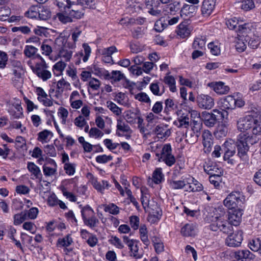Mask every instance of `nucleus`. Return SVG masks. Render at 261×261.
Returning a JSON list of instances; mask_svg holds the SVG:
<instances>
[{
  "mask_svg": "<svg viewBox=\"0 0 261 261\" xmlns=\"http://www.w3.org/2000/svg\"><path fill=\"white\" fill-rule=\"evenodd\" d=\"M256 137L251 136L249 133L240 134L237 138L238 155L243 162L237 166V168L242 170L249 167V156L248 151L249 149V144L253 145L257 141Z\"/></svg>",
  "mask_w": 261,
  "mask_h": 261,
  "instance_id": "nucleus-1",
  "label": "nucleus"
},
{
  "mask_svg": "<svg viewBox=\"0 0 261 261\" xmlns=\"http://www.w3.org/2000/svg\"><path fill=\"white\" fill-rule=\"evenodd\" d=\"M238 128L240 132L251 130V133L255 136L261 134V126L258 121L251 116H247L240 119L237 123Z\"/></svg>",
  "mask_w": 261,
  "mask_h": 261,
  "instance_id": "nucleus-2",
  "label": "nucleus"
},
{
  "mask_svg": "<svg viewBox=\"0 0 261 261\" xmlns=\"http://www.w3.org/2000/svg\"><path fill=\"white\" fill-rule=\"evenodd\" d=\"M222 215L219 216H216V220L210 225V229L214 231L220 230L224 233H231L233 230V226L226 219L227 216L222 212Z\"/></svg>",
  "mask_w": 261,
  "mask_h": 261,
  "instance_id": "nucleus-3",
  "label": "nucleus"
},
{
  "mask_svg": "<svg viewBox=\"0 0 261 261\" xmlns=\"http://www.w3.org/2000/svg\"><path fill=\"white\" fill-rule=\"evenodd\" d=\"M172 148L170 144H165L161 151H156L155 152L156 160L158 162H164L169 167L173 166L176 162V159L172 153Z\"/></svg>",
  "mask_w": 261,
  "mask_h": 261,
  "instance_id": "nucleus-4",
  "label": "nucleus"
},
{
  "mask_svg": "<svg viewBox=\"0 0 261 261\" xmlns=\"http://www.w3.org/2000/svg\"><path fill=\"white\" fill-rule=\"evenodd\" d=\"M244 196L239 192H232L224 200V205L229 209L243 208Z\"/></svg>",
  "mask_w": 261,
  "mask_h": 261,
  "instance_id": "nucleus-5",
  "label": "nucleus"
},
{
  "mask_svg": "<svg viewBox=\"0 0 261 261\" xmlns=\"http://www.w3.org/2000/svg\"><path fill=\"white\" fill-rule=\"evenodd\" d=\"M36 57L40 59L41 61L36 63L35 66L32 68V70L38 77L43 81H46L51 76V73L48 70L49 67L39 55H36Z\"/></svg>",
  "mask_w": 261,
  "mask_h": 261,
  "instance_id": "nucleus-6",
  "label": "nucleus"
},
{
  "mask_svg": "<svg viewBox=\"0 0 261 261\" xmlns=\"http://www.w3.org/2000/svg\"><path fill=\"white\" fill-rule=\"evenodd\" d=\"M56 44L58 45L59 56L64 58L66 61H69L71 57L72 51L69 47L66 38L60 37L56 39Z\"/></svg>",
  "mask_w": 261,
  "mask_h": 261,
  "instance_id": "nucleus-7",
  "label": "nucleus"
},
{
  "mask_svg": "<svg viewBox=\"0 0 261 261\" xmlns=\"http://www.w3.org/2000/svg\"><path fill=\"white\" fill-rule=\"evenodd\" d=\"M237 147V141L236 143L232 140H226L222 145V152L224 153L223 160L227 161L228 163L233 164V160L230 158L236 153V147Z\"/></svg>",
  "mask_w": 261,
  "mask_h": 261,
  "instance_id": "nucleus-8",
  "label": "nucleus"
},
{
  "mask_svg": "<svg viewBox=\"0 0 261 261\" xmlns=\"http://www.w3.org/2000/svg\"><path fill=\"white\" fill-rule=\"evenodd\" d=\"M230 234L226 239L225 243L229 247H238L240 245L243 240V232L238 230Z\"/></svg>",
  "mask_w": 261,
  "mask_h": 261,
  "instance_id": "nucleus-9",
  "label": "nucleus"
},
{
  "mask_svg": "<svg viewBox=\"0 0 261 261\" xmlns=\"http://www.w3.org/2000/svg\"><path fill=\"white\" fill-rule=\"evenodd\" d=\"M197 102L199 107L203 109H211L214 105L213 98L208 95H198Z\"/></svg>",
  "mask_w": 261,
  "mask_h": 261,
  "instance_id": "nucleus-10",
  "label": "nucleus"
},
{
  "mask_svg": "<svg viewBox=\"0 0 261 261\" xmlns=\"http://www.w3.org/2000/svg\"><path fill=\"white\" fill-rule=\"evenodd\" d=\"M197 126H194L191 129L188 130L186 133V141L191 144L196 143L200 135V125L195 124Z\"/></svg>",
  "mask_w": 261,
  "mask_h": 261,
  "instance_id": "nucleus-11",
  "label": "nucleus"
},
{
  "mask_svg": "<svg viewBox=\"0 0 261 261\" xmlns=\"http://www.w3.org/2000/svg\"><path fill=\"white\" fill-rule=\"evenodd\" d=\"M216 0H204L201 6V15L204 17H208L213 12Z\"/></svg>",
  "mask_w": 261,
  "mask_h": 261,
  "instance_id": "nucleus-12",
  "label": "nucleus"
},
{
  "mask_svg": "<svg viewBox=\"0 0 261 261\" xmlns=\"http://www.w3.org/2000/svg\"><path fill=\"white\" fill-rule=\"evenodd\" d=\"M243 208L236 209L229 213L227 220L231 224V225L237 226L239 224L242 219Z\"/></svg>",
  "mask_w": 261,
  "mask_h": 261,
  "instance_id": "nucleus-13",
  "label": "nucleus"
},
{
  "mask_svg": "<svg viewBox=\"0 0 261 261\" xmlns=\"http://www.w3.org/2000/svg\"><path fill=\"white\" fill-rule=\"evenodd\" d=\"M12 72V84L17 88H20L23 82V79L22 76V68L20 66H18L17 68L13 69Z\"/></svg>",
  "mask_w": 261,
  "mask_h": 261,
  "instance_id": "nucleus-14",
  "label": "nucleus"
},
{
  "mask_svg": "<svg viewBox=\"0 0 261 261\" xmlns=\"http://www.w3.org/2000/svg\"><path fill=\"white\" fill-rule=\"evenodd\" d=\"M219 105L221 110H233L235 108V98L232 95H228L221 99Z\"/></svg>",
  "mask_w": 261,
  "mask_h": 261,
  "instance_id": "nucleus-15",
  "label": "nucleus"
},
{
  "mask_svg": "<svg viewBox=\"0 0 261 261\" xmlns=\"http://www.w3.org/2000/svg\"><path fill=\"white\" fill-rule=\"evenodd\" d=\"M168 125H158L154 128L153 132L160 139L167 138L171 135V131L168 128Z\"/></svg>",
  "mask_w": 261,
  "mask_h": 261,
  "instance_id": "nucleus-16",
  "label": "nucleus"
},
{
  "mask_svg": "<svg viewBox=\"0 0 261 261\" xmlns=\"http://www.w3.org/2000/svg\"><path fill=\"white\" fill-rule=\"evenodd\" d=\"M70 84L63 78L58 81L55 92V96L57 98L61 97L64 91L69 90Z\"/></svg>",
  "mask_w": 261,
  "mask_h": 261,
  "instance_id": "nucleus-17",
  "label": "nucleus"
},
{
  "mask_svg": "<svg viewBox=\"0 0 261 261\" xmlns=\"http://www.w3.org/2000/svg\"><path fill=\"white\" fill-rule=\"evenodd\" d=\"M36 92L38 95V100L42 102L44 106L50 107L53 105V101L48 98L47 94L42 88L37 87Z\"/></svg>",
  "mask_w": 261,
  "mask_h": 261,
  "instance_id": "nucleus-18",
  "label": "nucleus"
},
{
  "mask_svg": "<svg viewBox=\"0 0 261 261\" xmlns=\"http://www.w3.org/2000/svg\"><path fill=\"white\" fill-rule=\"evenodd\" d=\"M209 86L213 89V90L217 93L220 95L226 94L229 91L228 86L224 85L222 82L211 83L208 84Z\"/></svg>",
  "mask_w": 261,
  "mask_h": 261,
  "instance_id": "nucleus-19",
  "label": "nucleus"
},
{
  "mask_svg": "<svg viewBox=\"0 0 261 261\" xmlns=\"http://www.w3.org/2000/svg\"><path fill=\"white\" fill-rule=\"evenodd\" d=\"M255 257V255L248 249L238 250L234 253V257L238 260L242 261L243 259L252 260L254 259Z\"/></svg>",
  "mask_w": 261,
  "mask_h": 261,
  "instance_id": "nucleus-20",
  "label": "nucleus"
},
{
  "mask_svg": "<svg viewBox=\"0 0 261 261\" xmlns=\"http://www.w3.org/2000/svg\"><path fill=\"white\" fill-rule=\"evenodd\" d=\"M202 143L204 148H206L205 151L210 152L211 150L212 145L213 144V136L211 133L208 130H205L202 135Z\"/></svg>",
  "mask_w": 261,
  "mask_h": 261,
  "instance_id": "nucleus-21",
  "label": "nucleus"
},
{
  "mask_svg": "<svg viewBox=\"0 0 261 261\" xmlns=\"http://www.w3.org/2000/svg\"><path fill=\"white\" fill-rule=\"evenodd\" d=\"M169 184L170 188L173 189L178 190L185 189V190L187 191L189 181L187 179L179 180H170L169 181Z\"/></svg>",
  "mask_w": 261,
  "mask_h": 261,
  "instance_id": "nucleus-22",
  "label": "nucleus"
},
{
  "mask_svg": "<svg viewBox=\"0 0 261 261\" xmlns=\"http://www.w3.org/2000/svg\"><path fill=\"white\" fill-rule=\"evenodd\" d=\"M116 127V135L119 137L123 136L119 132L128 134H132L133 132L129 125L121 119L117 120Z\"/></svg>",
  "mask_w": 261,
  "mask_h": 261,
  "instance_id": "nucleus-23",
  "label": "nucleus"
},
{
  "mask_svg": "<svg viewBox=\"0 0 261 261\" xmlns=\"http://www.w3.org/2000/svg\"><path fill=\"white\" fill-rule=\"evenodd\" d=\"M201 116L204 124L209 127L214 126L217 121L215 116L206 112H202Z\"/></svg>",
  "mask_w": 261,
  "mask_h": 261,
  "instance_id": "nucleus-24",
  "label": "nucleus"
},
{
  "mask_svg": "<svg viewBox=\"0 0 261 261\" xmlns=\"http://www.w3.org/2000/svg\"><path fill=\"white\" fill-rule=\"evenodd\" d=\"M48 163L53 166L52 167L46 165L43 166V173L46 176H50L57 173V164L55 161L53 159H50Z\"/></svg>",
  "mask_w": 261,
  "mask_h": 261,
  "instance_id": "nucleus-25",
  "label": "nucleus"
},
{
  "mask_svg": "<svg viewBox=\"0 0 261 261\" xmlns=\"http://www.w3.org/2000/svg\"><path fill=\"white\" fill-rule=\"evenodd\" d=\"M196 7L193 5L185 4L180 10V16L191 17L196 12Z\"/></svg>",
  "mask_w": 261,
  "mask_h": 261,
  "instance_id": "nucleus-26",
  "label": "nucleus"
},
{
  "mask_svg": "<svg viewBox=\"0 0 261 261\" xmlns=\"http://www.w3.org/2000/svg\"><path fill=\"white\" fill-rule=\"evenodd\" d=\"M181 233L184 236L191 237L196 234L195 226L192 223L186 224L181 229Z\"/></svg>",
  "mask_w": 261,
  "mask_h": 261,
  "instance_id": "nucleus-27",
  "label": "nucleus"
},
{
  "mask_svg": "<svg viewBox=\"0 0 261 261\" xmlns=\"http://www.w3.org/2000/svg\"><path fill=\"white\" fill-rule=\"evenodd\" d=\"M176 33L181 38H185L190 35V30L187 24L181 23L178 26Z\"/></svg>",
  "mask_w": 261,
  "mask_h": 261,
  "instance_id": "nucleus-28",
  "label": "nucleus"
},
{
  "mask_svg": "<svg viewBox=\"0 0 261 261\" xmlns=\"http://www.w3.org/2000/svg\"><path fill=\"white\" fill-rule=\"evenodd\" d=\"M76 69L73 66H69L66 70L67 74L71 77L72 80L74 81L73 84L76 87H80V83L79 82V80L76 75Z\"/></svg>",
  "mask_w": 261,
  "mask_h": 261,
  "instance_id": "nucleus-29",
  "label": "nucleus"
},
{
  "mask_svg": "<svg viewBox=\"0 0 261 261\" xmlns=\"http://www.w3.org/2000/svg\"><path fill=\"white\" fill-rule=\"evenodd\" d=\"M84 224L91 228L96 227L99 223V220L95 215L89 217L83 218Z\"/></svg>",
  "mask_w": 261,
  "mask_h": 261,
  "instance_id": "nucleus-30",
  "label": "nucleus"
},
{
  "mask_svg": "<svg viewBox=\"0 0 261 261\" xmlns=\"http://www.w3.org/2000/svg\"><path fill=\"white\" fill-rule=\"evenodd\" d=\"M192 185L189 181L188 186L187 188V191L199 192L202 190L203 186L201 184L195 180L194 178L191 179Z\"/></svg>",
  "mask_w": 261,
  "mask_h": 261,
  "instance_id": "nucleus-31",
  "label": "nucleus"
},
{
  "mask_svg": "<svg viewBox=\"0 0 261 261\" xmlns=\"http://www.w3.org/2000/svg\"><path fill=\"white\" fill-rule=\"evenodd\" d=\"M91 73H93L95 74L98 75L101 72L100 69L99 68H97L95 65L89 67L87 71H83V80L85 81L88 78L90 77Z\"/></svg>",
  "mask_w": 261,
  "mask_h": 261,
  "instance_id": "nucleus-32",
  "label": "nucleus"
},
{
  "mask_svg": "<svg viewBox=\"0 0 261 261\" xmlns=\"http://www.w3.org/2000/svg\"><path fill=\"white\" fill-rule=\"evenodd\" d=\"M164 175L162 173L161 168H158L152 173V179L155 184H159L163 180Z\"/></svg>",
  "mask_w": 261,
  "mask_h": 261,
  "instance_id": "nucleus-33",
  "label": "nucleus"
},
{
  "mask_svg": "<svg viewBox=\"0 0 261 261\" xmlns=\"http://www.w3.org/2000/svg\"><path fill=\"white\" fill-rule=\"evenodd\" d=\"M27 168L36 178L41 176L42 174L39 168L33 162H28Z\"/></svg>",
  "mask_w": 261,
  "mask_h": 261,
  "instance_id": "nucleus-34",
  "label": "nucleus"
},
{
  "mask_svg": "<svg viewBox=\"0 0 261 261\" xmlns=\"http://www.w3.org/2000/svg\"><path fill=\"white\" fill-rule=\"evenodd\" d=\"M190 118L188 115L181 116L177 120V122H174V124L178 127L188 128L189 126Z\"/></svg>",
  "mask_w": 261,
  "mask_h": 261,
  "instance_id": "nucleus-35",
  "label": "nucleus"
},
{
  "mask_svg": "<svg viewBox=\"0 0 261 261\" xmlns=\"http://www.w3.org/2000/svg\"><path fill=\"white\" fill-rule=\"evenodd\" d=\"M140 115L139 111H137V112L128 111L125 115V119L128 123L133 124L136 123V120Z\"/></svg>",
  "mask_w": 261,
  "mask_h": 261,
  "instance_id": "nucleus-36",
  "label": "nucleus"
},
{
  "mask_svg": "<svg viewBox=\"0 0 261 261\" xmlns=\"http://www.w3.org/2000/svg\"><path fill=\"white\" fill-rule=\"evenodd\" d=\"M261 240L258 238L250 239L248 244L249 248L254 252H257L260 247Z\"/></svg>",
  "mask_w": 261,
  "mask_h": 261,
  "instance_id": "nucleus-37",
  "label": "nucleus"
},
{
  "mask_svg": "<svg viewBox=\"0 0 261 261\" xmlns=\"http://www.w3.org/2000/svg\"><path fill=\"white\" fill-rule=\"evenodd\" d=\"M51 17V12L49 9L45 7L39 8L38 18L46 20Z\"/></svg>",
  "mask_w": 261,
  "mask_h": 261,
  "instance_id": "nucleus-38",
  "label": "nucleus"
},
{
  "mask_svg": "<svg viewBox=\"0 0 261 261\" xmlns=\"http://www.w3.org/2000/svg\"><path fill=\"white\" fill-rule=\"evenodd\" d=\"M63 12L57 14V17L59 20L63 23L72 22L71 16L68 15L66 10H62Z\"/></svg>",
  "mask_w": 261,
  "mask_h": 261,
  "instance_id": "nucleus-39",
  "label": "nucleus"
},
{
  "mask_svg": "<svg viewBox=\"0 0 261 261\" xmlns=\"http://www.w3.org/2000/svg\"><path fill=\"white\" fill-rule=\"evenodd\" d=\"M32 28V25L29 24L27 25H20L19 27H13L12 28V31L13 32L19 31L23 34L28 35L31 32Z\"/></svg>",
  "mask_w": 261,
  "mask_h": 261,
  "instance_id": "nucleus-40",
  "label": "nucleus"
},
{
  "mask_svg": "<svg viewBox=\"0 0 261 261\" xmlns=\"http://www.w3.org/2000/svg\"><path fill=\"white\" fill-rule=\"evenodd\" d=\"M88 234L89 235L86 242L91 247H93L96 245L98 243V239L95 235L90 233L87 230L83 229V236Z\"/></svg>",
  "mask_w": 261,
  "mask_h": 261,
  "instance_id": "nucleus-41",
  "label": "nucleus"
},
{
  "mask_svg": "<svg viewBox=\"0 0 261 261\" xmlns=\"http://www.w3.org/2000/svg\"><path fill=\"white\" fill-rule=\"evenodd\" d=\"M39 8L33 6L25 13V16L31 18H38Z\"/></svg>",
  "mask_w": 261,
  "mask_h": 261,
  "instance_id": "nucleus-42",
  "label": "nucleus"
},
{
  "mask_svg": "<svg viewBox=\"0 0 261 261\" xmlns=\"http://www.w3.org/2000/svg\"><path fill=\"white\" fill-rule=\"evenodd\" d=\"M241 22L242 21L240 22L239 24L238 25V27L236 31L237 32L240 34H243L247 33L251 30V28L252 27L251 24L248 23L241 24Z\"/></svg>",
  "mask_w": 261,
  "mask_h": 261,
  "instance_id": "nucleus-43",
  "label": "nucleus"
},
{
  "mask_svg": "<svg viewBox=\"0 0 261 261\" xmlns=\"http://www.w3.org/2000/svg\"><path fill=\"white\" fill-rule=\"evenodd\" d=\"M205 46V41L202 38H196L192 44V48L195 49H203Z\"/></svg>",
  "mask_w": 261,
  "mask_h": 261,
  "instance_id": "nucleus-44",
  "label": "nucleus"
},
{
  "mask_svg": "<svg viewBox=\"0 0 261 261\" xmlns=\"http://www.w3.org/2000/svg\"><path fill=\"white\" fill-rule=\"evenodd\" d=\"M255 7V4L252 0H244L240 5V8L245 11L251 10Z\"/></svg>",
  "mask_w": 261,
  "mask_h": 261,
  "instance_id": "nucleus-45",
  "label": "nucleus"
},
{
  "mask_svg": "<svg viewBox=\"0 0 261 261\" xmlns=\"http://www.w3.org/2000/svg\"><path fill=\"white\" fill-rule=\"evenodd\" d=\"M110 244L113 245L117 248L121 249L124 248V245L121 240L116 236H112L109 240Z\"/></svg>",
  "mask_w": 261,
  "mask_h": 261,
  "instance_id": "nucleus-46",
  "label": "nucleus"
},
{
  "mask_svg": "<svg viewBox=\"0 0 261 261\" xmlns=\"http://www.w3.org/2000/svg\"><path fill=\"white\" fill-rule=\"evenodd\" d=\"M11 14V10L8 7L4 6L0 8V20H7Z\"/></svg>",
  "mask_w": 261,
  "mask_h": 261,
  "instance_id": "nucleus-47",
  "label": "nucleus"
},
{
  "mask_svg": "<svg viewBox=\"0 0 261 261\" xmlns=\"http://www.w3.org/2000/svg\"><path fill=\"white\" fill-rule=\"evenodd\" d=\"M240 21L239 19L236 17H233L228 19L226 21V24L230 30H234L236 31L237 30L238 25L239 24Z\"/></svg>",
  "mask_w": 261,
  "mask_h": 261,
  "instance_id": "nucleus-48",
  "label": "nucleus"
},
{
  "mask_svg": "<svg viewBox=\"0 0 261 261\" xmlns=\"http://www.w3.org/2000/svg\"><path fill=\"white\" fill-rule=\"evenodd\" d=\"M27 219V212H21L14 216V225H19Z\"/></svg>",
  "mask_w": 261,
  "mask_h": 261,
  "instance_id": "nucleus-49",
  "label": "nucleus"
},
{
  "mask_svg": "<svg viewBox=\"0 0 261 261\" xmlns=\"http://www.w3.org/2000/svg\"><path fill=\"white\" fill-rule=\"evenodd\" d=\"M227 132V127L225 125L222 124L218 127L215 132V136L218 138H222L226 136Z\"/></svg>",
  "mask_w": 261,
  "mask_h": 261,
  "instance_id": "nucleus-50",
  "label": "nucleus"
},
{
  "mask_svg": "<svg viewBox=\"0 0 261 261\" xmlns=\"http://www.w3.org/2000/svg\"><path fill=\"white\" fill-rule=\"evenodd\" d=\"M124 79H125V77L124 74L122 73L120 71L113 70L112 71L111 80H113L112 82V83L119 82Z\"/></svg>",
  "mask_w": 261,
  "mask_h": 261,
  "instance_id": "nucleus-51",
  "label": "nucleus"
},
{
  "mask_svg": "<svg viewBox=\"0 0 261 261\" xmlns=\"http://www.w3.org/2000/svg\"><path fill=\"white\" fill-rule=\"evenodd\" d=\"M165 107L164 108V113L168 114L169 111L174 110L176 108V105L174 103L172 99L168 98L165 101Z\"/></svg>",
  "mask_w": 261,
  "mask_h": 261,
  "instance_id": "nucleus-52",
  "label": "nucleus"
},
{
  "mask_svg": "<svg viewBox=\"0 0 261 261\" xmlns=\"http://www.w3.org/2000/svg\"><path fill=\"white\" fill-rule=\"evenodd\" d=\"M135 98L136 99L142 102L146 103H150L151 102V100L148 95L144 92H140L135 95Z\"/></svg>",
  "mask_w": 261,
  "mask_h": 261,
  "instance_id": "nucleus-53",
  "label": "nucleus"
},
{
  "mask_svg": "<svg viewBox=\"0 0 261 261\" xmlns=\"http://www.w3.org/2000/svg\"><path fill=\"white\" fill-rule=\"evenodd\" d=\"M107 105L108 108L117 116H119L121 114V109L114 102L108 101L107 102Z\"/></svg>",
  "mask_w": 261,
  "mask_h": 261,
  "instance_id": "nucleus-54",
  "label": "nucleus"
},
{
  "mask_svg": "<svg viewBox=\"0 0 261 261\" xmlns=\"http://www.w3.org/2000/svg\"><path fill=\"white\" fill-rule=\"evenodd\" d=\"M72 242V238L69 236H67L62 239H58V245L60 247H68Z\"/></svg>",
  "mask_w": 261,
  "mask_h": 261,
  "instance_id": "nucleus-55",
  "label": "nucleus"
},
{
  "mask_svg": "<svg viewBox=\"0 0 261 261\" xmlns=\"http://www.w3.org/2000/svg\"><path fill=\"white\" fill-rule=\"evenodd\" d=\"M208 48L213 55L218 56L220 54V47L218 43L211 42L208 43Z\"/></svg>",
  "mask_w": 261,
  "mask_h": 261,
  "instance_id": "nucleus-56",
  "label": "nucleus"
},
{
  "mask_svg": "<svg viewBox=\"0 0 261 261\" xmlns=\"http://www.w3.org/2000/svg\"><path fill=\"white\" fill-rule=\"evenodd\" d=\"M260 43V39L257 36L251 37L248 41V46L252 49H256Z\"/></svg>",
  "mask_w": 261,
  "mask_h": 261,
  "instance_id": "nucleus-57",
  "label": "nucleus"
},
{
  "mask_svg": "<svg viewBox=\"0 0 261 261\" xmlns=\"http://www.w3.org/2000/svg\"><path fill=\"white\" fill-rule=\"evenodd\" d=\"M96 161L100 164H106L109 161L113 160V156L111 155H107L106 154H102L98 155L96 157Z\"/></svg>",
  "mask_w": 261,
  "mask_h": 261,
  "instance_id": "nucleus-58",
  "label": "nucleus"
},
{
  "mask_svg": "<svg viewBox=\"0 0 261 261\" xmlns=\"http://www.w3.org/2000/svg\"><path fill=\"white\" fill-rule=\"evenodd\" d=\"M105 210L106 212H108L113 215H117L119 213V207L114 203H111L107 205Z\"/></svg>",
  "mask_w": 261,
  "mask_h": 261,
  "instance_id": "nucleus-59",
  "label": "nucleus"
},
{
  "mask_svg": "<svg viewBox=\"0 0 261 261\" xmlns=\"http://www.w3.org/2000/svg\"><path fill=\"white\" fill-rule=\"evenodd\" d=\"M149 89L151 92L156 96H161L160 89V83H152L150 85Z\"/></svg>",
  "mask_w": 261,
  "mask_h": 261,
  "instance_id": "nucleus-60",
  "label": "nucleus"
},
{
  "mask_svg": "<svg viewBox=\"0 0 261 261\" xmlns=\"http://www.w3.org/2000/svg\"><path fill=\"white\" fill-rule=\"evenodd\" d=\"M129 222L132 228L134 230L138 229L140 224V219L137 216H132L129 217Z\"/></svg>",
  "mask_w": 261,
  "mask_h": 261,
  "instance_id": "nucleus-61",
  "label": "nucleus"
},
{
  "mask_svg": "<svg viewBox=\"0 0 261 261\" xmlns=\"http://www.w3.org/2000/svg\"><path fill=\"white\" fill-rule=\"evenodd\" d=\"M211 174V175L209 177L210 182L214 185L216 188L218 187L220 185V181H221V176L218 174Z\"/></svg>",
  "mask_w": 261,
  "mask_h": 261,
  "instance_id": "nucleus-62",
  "label": "nucleus"
},
{
  "mask_svg": "<svg viewBox=\"0 0 261 261\" xmlns=\"http://www.w3.org/2000/svg\"><path fill=\"white\" fill-rule=\"evenodd\" d=\"M144 4L145 7L149 10L152 8H158L160 2L158 0H145Z\"/></svg>",
  "mask_w": 261,
  "mask_h": 261,
  "instance_id": "nucleus-63",
  "label": "nucleus"
},
{
  "mask_svg": "<svg viewBox=\"0 0 261 261\" xmlns=\"http://www.w3.org/2000/svg\"><path fill=\"white\" fill-rule=\"evenodd\" d=\"M213 113H211L214 115V116H215V118H216V120H223L224 118L225 113H226L225 110H220L218 109H214L213 110Z\"/></svg>",
  "mask_w": 261,
  "mask_h": 261,
  "instance_id": "nucleus-64",
  "label": "nucleus"
}]
</instances>
